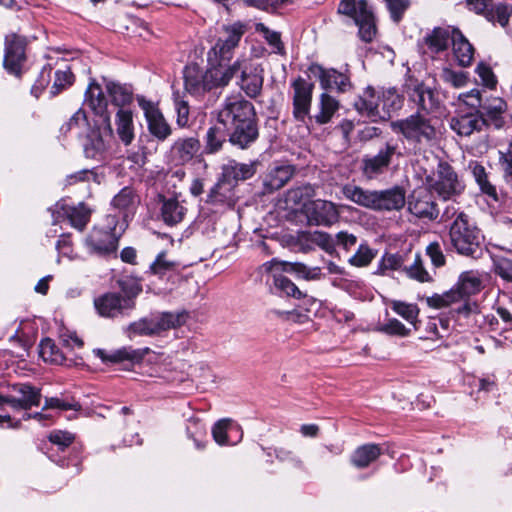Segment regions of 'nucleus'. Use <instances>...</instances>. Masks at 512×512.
<instances>
[{
    "label": "nucleus",
    "mask_w": 512,
    "mask_h": 512,
    "mask_svg": "<svg viewBox=\"0 0 512 512\" xmlns=\"http://www.w3.org/2000/svg\"><path fill=\"white\" fill-rule=\"evenodd\" d=\"M234 183L222 176L208 194L207 202L232 207L236 202Z\"/></svg>",
    "instance_id": "a878e982"
},
{
    "label": "nucleus",
    "mask_w": 512,
    "mask_h": 512,
    "mask_svg": "<svg viewBox=\"0 0 512 512\" xmlns=\"http://www.w3.org/2000/svg\"><path fill=\"white\" fill-rule=\"evenodd\" d=\"M405 262L402 255L386 253L380 263V270L384 273L385 270H398Z\"/></svg>",
    "instance_id": "338daca9"
},
{
    "label": "nucleus",
    "mask_w": 512,
    "mask_h": 512,
    "mask_svg": "<svg viewBox=\"0 0 512 512\" xmlns=\"http://www.w3.org/2000/svg\"><path fill=\"white\" fill-rule=\"evenodd\" d=\"M207 70L197 65H188L184 69V88L192 96H203L212 89L225 87L231 81V69L224 64L209 63Z\"/></svg>",
    "instance_id": "f257e3e1"
},
{
    "label": "nucleus",
    "mask_w": 512,
    "mask_h": 512,
    "mask_svg": "<svg viewBox=\"0 0 512 512\" xmlns=\"http://www.w3.org/2000/svg\"><path fill=\"white\" fill-rule=\"evenodd\" d=\"M406 94L422 111L430 112L437 106L435 93L422 82L410 81L406 85Z\"/></svg>",
    "instance_id": "aec40b11"
},
{
    "label": "nucleus",
    "mask_w": 512,
    "mask_h": 512,
    "mask_svg": "<svg viewBox=\"0 0 512 512\" xmlns=\"http://www.w3.org/2000/svg\"><path fill=\"white\" fill-rule=\"evenodd\" d=\"M291 87L293 117L296 121L304 123L310 112L314 84L299 76L292 82Z\"/></svg>",
    "instance_id": "f8f14e48"
},
{
    "label": "nucleus",
    "mask_w": 512,
    "mask_h": 512,
    "mask_svg": "<svg viewBox=\"0 0 512 512\" xmlns=\"http://www.w3.org/2000/svg\"><path fill=\"white\" fill-rule=\"evenodd\" d=\"M405 270L410 278L419 282H428L431 279L428 272L424 269L421 256L418 253L415 254L413 264L405 267Z\"/></svg>",
    "instance_id": "13d9d810"
},
{
    "label": "nucleus",
    "mask_w": 512,
    "mask_h": 512,
    "mask_svg": "<svg viewBox=\"0 0 512 512\" xmlns=\"http://www.w3.org/2000/svg\"><path fill=\"white\" fill-rule=\"evenodd\" d=\"M86 244L92 252L106 255L116 251L118 239L108 231L94 230L87 238Z\"/></svg>",
    "instance_id": "393cba45"
},
{
    "label": "nucleus",
    "mask_w": 512,
    "mask_h": 512,
    "mask_svg": "<svg viewBox=\"0 0 512 512\" xmlns=\"http://www.w3.org/2000/svg\"><path fill=\"white\" fill-rule=\"evenodd\" d=\"M426 184L443 200H453L465 190L464 181L447 162H439L432 175L426 177Z\"/></svg>",
    "instance_id": "20e7f679"
},
{
    "label": "nucleus",
    "mask_w": 512,
    "mask_h": 512,
    "mask_svg": "<svg viewBox=\"0 0 512 512\" xmlns=\"http://www.w3.org/2000/svg\"><path fill=\"white\" fill-rule=\"evenodd\" d=\"M224 69H231V79L240 72L239 85L248 97L258 96L263 86V68L248 58H238L232 64H224Z\"/></svg>",
    "instance_id": "0eeeda50"
},
{
    "label": "nucleus",
    "mask_w": 512,
    "mask_h": 512,
    "mask_svg": "<svg viewBox=\"0 0 512 512\" xmlns=\"http://www.w3.org/2000/svg\"><path fill=\"white\" fill-rule=\"evenodd\" d=\"M382 454V449L376 444H365L358 447L352 457L351 462L357 468H365L374 462Z\"/></svg>",
    "instance_id": "58836bf2"
},
{
    "label": "nucleus",
    "mask_w": 512,
    "mask_h": 512,
    "mask_svg": "<svg viewBox=\"0 0 512 512\" xmlns=\"http://www.w3.org/2000/svg\"><path fill=\"white\" fill-rule=\"evenodd\" d=\"M73 81V74L69 69L66 70H58L55 72V80L52 86L51 94L56 95L62 89L71 85Z\"/></svg>",
    "instance_id": "680f3d73"
},
{
    "label": "nucleus",
    "mask_w": 512,
    "mask_h": 512,
    "mask_svg": "<svg viewBox=\"0 0 512 512\" xmlns=\"http://www.w3.org/2000/svg\"><path fill=\"white\" fill-rule=\"evenodd\" d=\"M440 79L453 88H462L468 83V74L463 71H455L449 67H444L440 73Z\"/></svg>",
    "instance_id": "8fccbe9b"
},
{
    "label": "nucleus",
    "mask_w": 512,
    "mask_h": 512,
    "mask_svg": "<svg viewBox=\"0 0 512 512\" xmlns=\"http://www.w3.org/2000/svg\"><path fill=\"white\" fill-rule=\"evenodd\" d=\"M401 153L397 151V146L391 143H386L378 153L374 156H366L362 160L363 175L369 179H375L383 174L389 167L394 155Z\"/></svg>",
    "instance_id": "ddd939ff"
},
{
    "label": "nucleus",
    "mask_w": 512,
    "mask_h": 512,
    "mask_svg": "<svg viewBox=\"0 0 512 512\" xmlns=\"http://www.w3.org/2000/svg\"><path fill=\"white\" fill-rule=\"evenodd\" d=\"M116 131L124 145H130L134 140L133 114L130 110L118 109L116 113Z\"/></svg>",
    "instance_id": "e433bc0d"
},
{
    "label": "nucleus",
    "mask_w": 512,
    "mask_h": 512,
    "mask_svg": "<svg viewBox=\"0 0 512 512\" xmlns=\"http://www.w3.org/2000/svg\"><path fill=\"white\" fill-rule=\"evenodd\" d=\"M62 129H65L66 131H75L78 136L85 133L87 134L91 129L85 111L83 109H78Z\"/></svg>",
    "instance_id": "de8ad7c7"
},
{
    "label": "nucleus",
    "mask_w": 512,
    "mask_h": 512,
    "mask_svg": "<svg viewBox=\"0 0 512 512\" xmlns=\"http://www.w3.org/2000/svg\"><path fill=\"white\" fill-rule=\"evenodd\" d=\"M231 422L229 419H221L212 428V436L216 443L219 445L228 444L227 430L229 429Z\"/></svg>",
    "instance_id": "e2e57ef3"
},
{
    "label": "nucleus",
    "mask_w": 512,
    "mask_h": 512,
    "mask_svg": "<svg viewBox=\"0 0 512 512\" xmlns=\"http://www.w3.org/2000/svg\"><path fill=\"white\" fill-rule=\"evenodd\" d=\"M512 15V6L506 4H498L494 9L491 8L486 14L489 21H497L502 27H505L509 22V17Z\"/></svg>",
    "instance_id": "6e6d98bb"
},
{
    "label": "nucleus",
    "mask_w": 512,
    "mask_h": 512,
    "mask_svg": "<svg viewBox=\"0 0 512 512\" xmlns=\"http://www.w3.org/2000/svg\"><path fill=\"white\" fill-rule=\"evenodd\" d=\"M455 28L436 27L424 37V43L432 53L445 51L453 40Z\"/></svg>",
    "instance_id": "7c9ffc66"
},
{
    "label": "nucleus",
    "mask_w": 512,
    "mask_h": 512,
    "mask_svg": "<svg viewBox=\"0 0 512 512\" xmlns=\"http://www.w3.org/2000/svg\"><path fill=\"white\" fill-rule=\"evenodd\" d=\"M375 256V251H373L368 245L361 244L357 252L350 258V263L353 266L364 267L370 264Z\"/></svg>",
    "instance_id": "4d7b16f0"
},
{
    "label": "nucleus",
    "mask_w": 512,
    "mask_h": 512,
    "mask_svg": "<svg viewBox=\"0 0 512 512\" xmlns=\"http://www.w3.org/2000/svg\"><path fill=\"white\" fill-rule=\"evenodd\" d=\"M62 209L70 224L80 231L86 227L90 220L91 210L84 203L75 206H63Z\"/></svg>",
    "instance_id": "79ce46f5"
},
{
    "label": "nucleus",
    "mask_w": 512,
    "mask_h": 512,
    "mask_svg": "<svg viewBox=\"0 0 512 512\" xmlns=\"http://www.w3.org/2000/svg\"><path fill=\"white\" fill-rule=\"evenodd\" d=\"M354 107L362 116L373 122L386 117V112L380 111L378 99L370 90L365 93V97H361L355 102Z\"/></svg>",
    "instance_id": "72a5a7b5"
},
{
    "label": "nucleus",
    "mask_w": 512,
    "mask_h": 512,
    "mask_svg": "<svg viewBox=\"0 0 512 512\" xmlns=\"http://www.w3.org/2000/svg\"><path fill=\"white\" fill-rule=\"evenodd\" d=\"M344 197L364 208L375 210L376 190H366L354 184H346L341 189Z\"/></svg>",
    "instance_id": "c756f323"
},
{
    "label": "nucleus",
    "mask_w": 512,
    "mask_h": 512,
    "mask_svg": "<svg viewBox=\"0 0 512 512\" xmlns=\"http://www.w3.org/2000/svg\"><path fill=\"white\" fill-rule=\"evenodd\" d=\"M280 271L271 272L274 278L275 286L286 293L288 296H292L294 298L300 299L303 297V293L299 290V288L287 277L279 274Z\"/></svg>",
    "instance_id": "3c124183"
},
{
    "label": "nucleus",
    "mask_w": 512,
    "mask_h": 512,
    "mask_svg": "<svg viewBox=\"0 0 512 512\" xmlns=\"http://www.w3.org/2000/svg\"><path fill=\"white\" fill-rule=\"evenodd\" d=\"M337 13L351 18L358 27V37L365 43L374 40L377 34L375 16L366 0H341Z\"/></svg>",
    "instance_id": "f03ea898"
},
{
    "label": "nucleus",
    "mask_w": 512,
    "mask_h": 512,
    "mask_svg": "<svg viewBox=\"0 0 512 512\" xmlns=\"http://www.w3.org/2000/svg\"><path fill=\"white\" fill-rule=\"evenodd\" d=\"M482 283L480 278L473 272L463 273L456 286L442 295H433L427 299L430 307L440 309L480 292Z\"/></svg>",
    "instance_id": "423d86ee"
},
{
    "label": "nucleus",
    "mask_w": 512,
    "mask_h": 512,
    "mask_svg": "<svg viewBox=\"0 0 512 512\" xmlns=\"http://www.w3.org/2000/svg\"><path fill=\"white\" fill-rule=\"evenodd\" d=\"M67 354V351H61L49 338L43 339L40 342L39 355L45 362L59 365H71L72 361L68 359Z\"/></svg>",
    "instance_id": "4c0bfd02"
},
{
    "label": "nucleus",
    "mask_w": 512,
    "mask_h": 512,
    "mask_svg": "<svg viewBox=\"0 0 512 512\" xmlns=\"http://www.w3.org/2000/svg\"><path fill=\"white\" fill-rule=\"evenodd\" d=\"M177 266V262L167 259L166 253L161 252L157 255L154 262L150 265V271L154 275L163 276L167 272L175 270Z\"/></svg>",
    "instance_id": "864d4df0"
},
{
    "label": "nucleus",
    "mask_w": 512,
    "mask_h": 512,
    "mask_svg": "<svg viewBox=\"0 0 512 512\" xmlns=\"http://www.w3.org/2000/svg\"><path fill=\"white\" fill-rule=\"evenodd\" d=\"M452 48L453 54L460 66L468 67L472 64L474 48L458 29L454 30Z\"/></svg>",
    "instance_id": "2f4dec72"
},
{
    "label": "nucleus",
    "mask_w": 512,
    "mask_h": 512,
    "mask_svg": "<svg viewBox=\"0 0 512 512\" xmlns=\"http://www.w3.org/2000/svg\"><path fill=\"white\" fill-rule=\"evenodd\" d=\"M470 168L472 170L473 177L475 178V181L479 185L482 193L486 194L491 199L497 201L498 196L496 187L492 185L488 180L485 168L478 163H471Z\"/></svg>",
    "instance_id": "37998d69"
},
{
    "label": "nucleus",
    "mask_w": 512,
    "mask_h": 512,
    "mask_svg": "<svg viewBox=\"0 0 512 512\" xmlns=\"http://www.w3.org/2000/svg\"><path fill=\"white\" fill-rule=\"evenodd\" d=\"M232 132L229 136L231 144L241 149L249 147L258 137V128L256 118L229 127Z\"/></svg>",
    "instance_id": "4be33fe9"
},
{
    "label": "nucleus",
    "mask_w": 512,
    "mask_h": 512,
    "mask_svg": "<svg viewBox=\"0 0 512 512\" xmlns=\"http://www.w3.org/2000/svg\"><path fill=\"white\" fill-rule=\"evenodd\" d=\"M149 348L133 349L131 347H123L115 351L107 352L103 349H96L94 353L103 362L120 363L123 361L140 362L148 353Z\"/></svg>",
    "instance_id": "b1692460"
},
{
    "label": "nucleus",
    "mask_w": 512,
    "mask_h": 512,
    "mask_svg": "<svg viewBox=\"0 0 512 512\" xmlns=\"http://www.w3.org/2000/svg\"><path fill=\"white\" fill-rule=\"evenodd\" d=\"M133 335L155 336L152 318H143L131 323L128 328V336L132 338Z\"/></svg>",
    "instance_id": "5fc2aeb1"
},
{
    "label": "nucleus",
    "mask_w": 512,
    "mask_h": 512,
    "mask_svg": "<svg viewBox=\"0 0 512 512\" xmlns=\"http://www.w3.org/2000/svg\"><path fill=\"white\" fill-rule=\"evenodd\" d=\"M12 391L16 393L17 396L7 395L5 403L9 404L13 409L28 410L32 406H38L40 404V390L29 384L13 385Z\"/></svg>",
    "instance_id": "f3484780"
},
{
    "label": "nucleus",
    "mask_w": 512,
    "mask_h": 512,
    "mask_svg": "<svg viewBox=\"0 0 512 512\" xmlns=\"http://www.w3.org/2000/svg\"><path fill=\"white\" fill-rule=\"evenodd\" d=\"M161 202V217L167 225H176L184 219L187 209L176 198L163 197Z\"/></svg>",
    "instance_id": "f704fd0d"
},
{
    "label": "nucleus",
    "mask_w": 512,
    "mask_h": 512,
    "mask_svg": "<svg viewBox=\"0 0 512 512\" xmlns=\"http://www.w3.org/2000/svg\"><path fill=\"white\" fill-rule=\"evenodd\" d=\"M255 171L254 163H238L236 161H230L223 167L222 176L234 183L238 180L251 178L255 174Z\"/></svg>",
    "instance_id": "ea45409f"
},
{
    "label": "nucleus",
    "mask_w": 512,
    "mask_h": 512,
    "mask_svg": "<svg viewBox=\"0 0 512 512\" xmlns=\"http://www.w3.org/2000/svg\"><path fill=\"white\" fill-rule=\"evenodd\" d=\"M85 102L99 117V120H103L104 116H110L107 112V100L105 95L98 83L95 81L90 82L85 92Z\"/></svg>",
    "instance_id": "473e14b6"
},
{
    "label": "nucleus",
    "mask_w": 512,
    "mask_h": 512,
    "mask_svg": "<svg viewBox=\"0 0 512 512\" xmlns=\"http://www.w3.org/2000/svg\"><path fill=\"white\" fill-rule=\"evenodd\" d=\"M263 268L267 272L282 271L288 273H295L299 277L306 280L318 279L320 278L321 275V270L319 267L308 268L303 263L282 262L276 259H273L263 264Z\"/></svg>",
    "instance_id": "412c9836"
},
{
    "label": "nucleus",
    "mask_w": 512,
    "mask_h": 512,
    "mask_svg": "<svg viewBox=\"0 0 512 512\" xmlns=\"http://www.w3.org/2000/svg\"><path fill=\"white\" fill-rule=\"evenodd\" d=\"M310 241L329 254H332L335 251V239L326 232L315 231L310 235Z\"/></svg>",
    "instance_id": "052dcab7"
},
{
    "label": "nucleus",
    "mask_w": 512,
    "mask_h": 512,
    "mask_svg": "<svg viewBox=\"0 0 512 512\" xmlns=\"http://www.w3.org/2000/svg\"><path fill=\"white\" fill-rule=\"evenodd\" d=\"M293 172L294 170L290 165L278 166L269 173L267 185L271 189H280L291 179Z\"/></svg>",
    "instance_id": "49530a36"
},
{
    "label": "nucleus",
    "mask_w": 512,
    "mask_h": 512,
    "mask_svg": "<svg viewBox=\"0 0 512 512\" xmlns=\"http://www.w3.org/2000/svg\"><path fill=\"white\" fill-rule=\"evenodd\" d=\"M391 127L394 132L401 133L407 141L415 144L429 143L436 136L434 126L419 113L392 122Z\"/></svg>",
    "instance_id": "6e6552de"
},
{
    "label": "nucleus",
    "mask_w": 512,
    "mask_h": 512,
    "mask_svg": "<svg viewBox=\"0 0 512 512\" xmlns=\"http://www.w3.org/2000/svg\"><path fill=\"white\" fill-rule=\"evenodd\" d=\"M391 309L401 316L408 323L417 329V318L419 315V308L416 304L406 303L403 301L392 300L389 303Z\"/></svg>",
    "instance_id": "c03bdc74"
},
{
    "label": "nucleus",
    "mask_w": 512,
    "mask_h": 512,
    "mask_svg": "<svg viewBox=\"0 0 512 512\" xmlns=\"http://www.w3.org/2000/svg\"><path fill=\"white\" fill-rule=\"evenodd\" d=\"M133 300L123 298L115 293H108L95 300V307L99 314L105 317H115L125 310L132 309Z\"/></svg>",
    "instance_id": "6ab92c4d"
},
{
    "label": "nucleus",
    "mask_w": 512,
    "mask_h": 512,
    "mask_svg": "<svg viewBox=\"0 0 512 512\" xmlns=\"http://www.w3.org/2000/svg\"><path fill=\"white\" fill-rule=\"evenodd\" d=\"M217 123L224 127L245 122L256 117L254 106L241 95L229 96L217 111Z\"/></svg>",
    "instance_id": "9d476101"
},
{
    "label": "nucleus",
    "mask_w": 512,
    "mask_h": 512,
    "mask_svg": "<svg viewBox=\"0 0 512 512\" xmlns=\"http://www.w3.org/2000/svg\"><path fill=\"white\" fill-rule=\"evenodd\" d=\"M303 211L309 223L317 226H331L340 216L335 203L322 199L306 202L303 205Z\"/></svg>",
    "instance_id": "9b49d317"
},
{
    "label": "nucleus",
    "mask_w": 512,
    "mask_h": 512,
    "mask_svg": "<svg viewBox=\"0 0 512 512\" xmlns=\"http://www.w3.org/2000/svg\"><path fill=\"white\" fill-rule=\"evenodd\" d=\"M106 89L112 101L115 105H125L131 101V94L129 91L115 82H108L106 84Z\"/></svg>",
    "instance_id": "603ef678"
},
{
    "label": "nucleus",
    "mask_w": 512,
    "mask_h": 512,
    "mask_svg": "<svg viewBox=\"0 0 512 512\" xmlns=\"http://www.w3.org/2000/svg\"><path fill=\"white\" fill-rule=\"evenodd\" d=\"M25 45V39L21 36L16 34L6 36L4 66L11 74H20L21 64L25 59Z\"/></svg>",
    "instance_id": "dca6fc26"
},
{
    "label": "nucleus",
    "mask_w": 512,
    "mask_h": 512,
    "mask_svg": "<svg viewBox=\"0 0 512 512\" xmlns=\"http://www.w3.org/2000/svg\"><path fill=\"white\" fill-rule=\"evenodd\" d=\"M507 104L500 97H490L484 101L482 106V113L480 116L484 120V125H491L499 129L504 125V113L506 112Z\"/></svg>",
    "instance_id": "5701e85b"
},
{
    "label": "nucleus",
    "mask_w": 512,
    "mask_h": 512,
    "mask_svg": "<svg viewBox=\"0 0 512 512\" xmlns=\"http://www.w3.org/2000/svg\"><path fill=\"white\" fill-rule=\"evenodd\" d=\"M148 131L159 141H165L172 134V128L160 109L150 101H141Z\"/></svg>",
    "instance_id": "4468645a"
},
{
    "label": "nucleus",
    "mask_w": 512,
    "mask_h": 512,
    "mask_svg": "<svg viewBox=\"0 0 512 512\" xmlns=\"http://www.w3.org/2000/svg\"><path fill=\"white\" fill-rule=\"evenodd\" d=\"M319 112L313 118L319 125L327 124L339 109V102L327 93H322L319 98Z\"/></svg>",
    "instance_id": "a19ab883"
},
{
    "label": "nucleus",
    "mask_w": 512,
    "mask_h": 512,
    "mask_svg": "<svg viewBox=\"0 0 512 512\" xmlns=\"http://www.w3.org/2000/svg\"><path fill=\"white\" fill-rule=\"evenodd\" d=\"M476 73L480 77L482 84L489 88L494 89L497 85V79L495 74L493 73L492 69L484 64L480 63L476 68Z\"/></svg>",
    "instance_id": "69168bd1"
},
{
    "label": "nucleus",
    "mask_w": 512,
    "mask_h": 512,
    "mask_svg": "<svg viewBox=\"0 0 512 512\" xmlns=\"http://www.w3.org/2000/svg\"><path fill=\"white\" fill-rule=\"evenodd\" d=\"M226 130L228 128L221 124H216L208 129L206 134V150L208 153H215L222 148L226 141Z\"/></svg>",
    "instance_id": "a18cd8bd"
},
{
    "label": "nucleus",
    "mask_w": 512,
    "mask_h": 512,
    "mask_svg": "<svg viewBox=\"0 0 512 512\" xmlns=\"http://www.w3.org/2000/svg\"><path fill=\"white\" fill-rule=\"evenodd\" d=\"M136 203V196L132 189L125 187L123 188L112 200L114 208L123 211L130 212Z\"/></svg>",
    "instance_id": "09e8293b"
},
{
    "label": "nucleus",
    "mask_w": 512,
    "mask_h": 512,
    "mask_svg": "<svg viewBox=\"0 0 512 512\" xmlns=\"http://www.w3.org/2000/svg\"><path fill=\"white\" fill-rule=\"evenodd\" d=\"M408 209L417 218L433 221L439 216V209L433 196L426 190L414 191L408 200Z\"/></svg>",
    "instance_id": "2eb2a0df"
},
{
    "label": "nucleus",
    "mask_w": 512,
    "mask_h": 512,
    "mask_svg": "<svg viewBox=\"0 0 512 512\" xmlns=\"http://www.w3.org/2000/svg\"><path fill=\"white\" fill-rule=\"evenodd\" d=\"M84 152L86 157L101 161L105 158L113 141V130L110 116H104L103 120L95 123V128L86 134Z\"/></svg>",
    "instance_id": "1a4fd4ad"
},
{
    "label": "nucleus",
    "mask_w": 512,
    "mask_h": 512,
    "mask_svg": "<svg viewBox=\"0 0 512 512\" xmlns=\"http://www.w3.org/2000/svg\"><path fill=\"white\" fill-rule=\"evenodd\" d=\"M449 236L452 246L459 254L474 256L480 248V231L469 221V217L460 212L450 226Z\"/></svg>",
    "instance_id": "7ed1b4c3"
},
{
    "label": "nucleus",
    "mask_w": 512,
    "mask_h": 512,
    "mask_svg": "<svg viewBox=\"0 0 512 512\" xmlns=\"http://www.w3.org/2000/svg\"><path fill=\"white\" fill-rule=\"evenodd\" d=\"M187 313L181 312H164L158 316L152 317L155 334L159 335L164 331L175 329L183 324L187 320Z\"/></svg>",
    "instance_id": "c9c22d12"
},
{
    "label": "nucleus",
    "mask_w": 512,
    "mask_h": 512,
    "mask_svg": "<svg viewBox=\"0 0 512 512\" xmlns=\"http://www.w3.org/2000/svg\"><path fill=\"white\" fill-rule=\"evenodd\" d=\"M247 30L248 25L241 21L224 25L221 35L208 52V63L229 64L235 48Z\"/></svg>",
    "instance_id": "39448f33"
},
{
    "label": "nucleus",
    "mask_w": 512,
    "mask_h": 512,
    "mask_svg": "<svg viewBox=\"0 0 512 512\" xmlns=\"http://www.w3.org/2000/svg\"><path fill=\"white\" fill-rule=\"evenodd\" d=\"M495 273L503 280L512 283V260L508 258H498L494 262Z\"/></svg>",
    "instance_id": "774afa93"
},
{
    "label": "nucleus",
    "mask_w": 512,
    "mask_h": 512,
    "mask_svg": "<svg viewBox=\"0 0 512 512\" xmlns=\"http://www.w3.org/2000/svg\"><path fill=\"white\" fill-rule=\"evenodd\" d=\"M200 150V142L194 137L179 138L172 147L171 154L173 159L179 164H185L191 161Z\"/></svg>",
    "instance_id": "c85d7f7f"
},
{
    "label": "nucleus",
    "mask_w": 512,
    "mask_h": 512,
    "mask_svg": "<svg viewBox=\"0 0 512 512\" xmlns=\"http://www.w3.org/2000/svg\"><path fill=\"white\" fill-rule=\"evenodd\" d=\"M309 70L319 79L323 89H337L344 92L350 87L349 77L335 69H325L318 64H312Z\"/></svg>",
    "instance_id": "a211bd4d"
},
{
    "label": "nucleus",
    "mask_w": 512,
    "mask_h": 512,
    "mask_svg": "<svg viewBox=\"0 0 512 512\" xmlns=\"http://www.w3.org/2000/svg\"><path fill=\"white\" fill-rule=\"evenodd\" d=\"M376 211L400 210L405 205V192L400 187H393L376 192Z\"/></svg>",
    "instance_id": "bb28decb"
},
{
    "label": "nucleus",
    "mask_w": 512,
    "mask_h": 512,
    "mask_svg": "<svg viewBox=\"0 0 512 512\" xmlns=\"http://www.w3.org/2000/svg\"><path fill=\"white\" fill-rule=\"evenodd\" d=\"M451 129L461 136H470L475 131H480L484 126V120L479 111L458 115L451 119Z\"/></svg>",
    "instance_id": "cd10ccee"
},
{
    "label": "nucleus",
    "mask_w": 512,
    "mask_h": 512,
    "mask_svg": "<svg viewBox=\"0 0 512 512\" xmlns=\"http://www.w3.org/2000/svg\"><path fill=\"white\" fill-rule=\"evenodd\" d=\"M60 341L67 353L77 351L83 348V340L76 332L64 330L60 333Z\"/></svg>",
    "instance_id": "bf43d9fd"
},
{
    "label": "nucleus",
    "mask_w": 512,
    "mask_h": 512,
    "mask_svg": "<svg viewBox=\"0 0 512 512\" xmlns=\"http://www.w3.org/2000/svg\"><path fill=\"white\" fill-rule=\"evenodd\" d=\"M458 100L469 108L476 109V111H478V108H482L484 104L478 89H472L467 93L460 94Z\"/></svg>",
    "instance_id": "0e129e2a"
}]
</instances>
